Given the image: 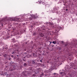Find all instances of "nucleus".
I'll return each instance as SVG.
<instances>
[{"mask_svg": "<svg viewBox=\"0 0 77 77\" xmlns=\"http://www.w3.org/2000/svg\"><path fill=\"white\" fill-rule=\"evenodd\" d=\"M70 66L71 67L69 66H66L65 68V71L64 72H60V70L59 71V73L60 74H62V75H65L66 73H68L69 74L68 72L69 71V69H71V68H72L73 67V65H70Z\"/></svg>", "mask_w": 77, "mask_h": 77, "instance_id": "f257e3e1", "label": "nucleus"}, {"mask_svg": "<svg viewBox=\"0 0 77 77\" xmlns=\"http://www.w3.org/2000/svg\"><path fill=\"white\" fill-rule=\"evenodd\" d=\"M20 17L21 18H17V17H15L10 18V21H17V22H20L22 21V20H24V15H21L20 16Z\"/></svg>", "mask_w": 77, "mask_h": 77, "instance_id": "f03ea898", "label": "nucleus"}, {"mask_svg": "<svg viewBox=\"0 0 77 77\" xmlns=\"http://www.w3.org/2000/svg\"><path fill=\"white\" fill-rule=\"evenodd\" d=\"M62 29V27H61L60 26H57V28L56 29V31L54 32L55 34H57V32H59V31Z\"/></svg>", "mask_w": 77, "mask_h": 77, "instance_id": "7ed1b4c3", "label": "nucleus"}, {"mask_svg": "<svg viewBox=\"0 0 77 77\" xmlns=\"http://www.w3.org/2000/svg\"><path fill=\"white\" fill-rule=\"evenodd\" d=\"M52 65H53L51 67V68L49 69V70H50V71H52L53 69H54L55 68V67H56V66L58 65V64H52Z\"/></svg>", "mask_w": 77, "mask_h": 77, "instance_id": "20e7f679", "label": "nucleus"}, {"mask_svg": "<svg viewBox=\"0 0 77 77\" xmlns=\"http://www.w3.org/2000/svg\"><path fill=\"white\" fill-rule=\"evenodd\" d=\"M58 9L59 7L57 6L55 7L54 8V11H55V12L57 14H58V11L57 10V9Z\"/></svg>", "mask_w": 77, "mask_h": 77, "instance_id": "39448f33", "label": "nucleus"}, {"mask_svg": "<svg viewBox=\"0 0 77 77\" xmlns=\"http://www.w3.org/2000/svg\"><path fill=\"white\" fill-rule=\"evenodd\" d=\"M39 17V15L38 14H35V15H33L32 17V18H38Z\"/></svg>", "mask_w": 77, "mask_h": 77, "instance_id": "423d86ee", "label": "nucleus"}, {"mask_svg": "<svg viewBox=\"0 0 77 77\" xmlns=\"http://www.w3.org/2000/svg\"><path fill=\"white\" fill-rule=\"evenodd\" d=\"M17 51H18V50H17V49L15 48L14 49V51L12 53V54H14V53H17Z\"/></svg>", "mask_w": 77, "mask_h": 77, "instance_id": "0eeeda50", "label": "nucleus"}, {"mask_svg": "<svg viewBox=\"0 0 77 77\" xmlns=\"http://www.w3.org/2000/svg\"><path fill=\"white\" fill-rule=\"evenodd\" d=\"M40 35L41 36V37H44V35L42 33H39Z\"/></svg>", "mask_w": 77, "mask_h": 77, "instance_id": "6e6552de", "label": "nucleus"}, {"mask_svg": "<svg viewBox=\"0 0 77 77\" xmlns=\"http://www.w3.org/2000/svg\"><path fill=\"white\" fill-rule=\"evenodd\" d=\"M72 47H77V44H75V43H74V44H73L72 45Z\"/></svg>", "mask_w": 77, "mask_h": 77, "instance_id": "1a4fd4ad", "label": "nucleus"}, {"mask_svg": "<svg viewBox=\"0 0 77 77\" xmlns=\"http://www.w3.org/2000/svg\"><path fill=\"white\" fill-rule=\"evenodd\" d=\"M6 47H3V49H2V50H4V51H5V50H6Z\"/></svg>", "mask_w": 77, "mask_h": 77, "instance_id": "9d476101", "label": "nucleus"}, {"mask_svg": "<svg viewBox=\"0 0 77 77\" xmlns=\"http://www.w3.org/2000/svg\"><path fill=\"white\" fill-rule=\"evenodd\" d=\"M25 15H28V16H31V14L30 13H28Z\"/></svg>", "mask_w": 77, "mask_h": 77, "instance_id": "9b49d317", "label": "nucleus"}, {"mask_svg": "<svg viewBox=\"0 0 77 77\" xmlns=\"http://www.w3.org/2000/svg\"><path fill=\"white\" fill-rule=\"evenodd\" d=\"M52 43H53V44H55L56 43V42L54 41L52 42Z\"/></svg>", "mask_w": 77, "mask_h": 77, "instance_id": "f8f14e48", "label": "nucleus"}, {"mask_svg": "<svg viewBox=\"0 0 77 77\" xmlns=\"http://www.w3.org/2000/svg\"><path fill=\"white\" fill-rule=\"evenodd\" d=\"M64 3L65 2V3H66V2H68V1L67 0H66V2H65V1H63Z\"/></svg>", "mask_w": 77, "mask_h": 77, "instance_id": "ddd939ff", "label": "nucleus"}, {"mask_svg": "<svg viewBox=\"0 0 77 77\" xmlns=\"http://www.w3.org/2000/svg\"><path fill=\"white\" fill-rule=\"evenodd\" d=\"M24 65L25 66H27V63H25L24 64Z\"/></svg>", "mask_w": 77, "mask_h": 77, "instance_id": "4468645a", "label": "nucleus"}, {"mask_svg": "<svg viewBox=\"0 0 77 77\" xmlns=\"http://www.w3.org/2000/svg\"><path fill=\"white\" fill-rule=\"evenodd\" d=\"M42 5H45V3L44 2H42Z\"/></svg>", "mask_w": 77, "mask_h": 77, "instance_id": "2eb2a0df", "label": "nucleus"}, {"mask_svg": "<svg viewBox=\"0 0 77 77\" xmlns=\"http://www.w3.org/2000/svg\"><path fill=\"white\" fill-rule=\"evenodd\" d=\"M57 74H58L57 73H54L53 74V75H57Z\"/></svg>", "mask_w": 77, "mask_h": 77, "instance_id": "dca6fc26", "label": "nucleus"}, {"mask_svg": "<svg viewBox=\"0 0 77 77\" xmlns=\"http://www.w3.org/2000/svg\"><path fill=\"white\" fill-rule=\"evenodd\" d=\"M60 21V20L59 19H58L57 22H58V23H59Z\"/></svg>", "mask_w": 77, "mask_h": 77, "instance_id": "f3484780", "label": "nucleus"}, {"mask_svg": "<svg viewBox=\"0 0 77 77\" xmlns=\"http://www.w3.org/2000/svg\"><path fill=\"white\" fill-rule=\"evenodd\" d=\"M13 32L12 33L11 35V36H14L15 35H14V34H13Z\"/></svg>", "mask_w": 77, "mask_h": 77, "instance_id": "a211bd4d", "label": "nucleus"}, {"mask_svg": "<svg viewBox=\"0 0 77 77\" xmlns=\"http://www.w3.org/2000/svg\"><path fill=\"white\" fill-rule=\"evenodd\" d=\"M32 63L33 64H34V63H35V61H33L32 62Z\"/></svg>", "mask_w": 77, "mask_h": 77, "instance_id": "6ab92c4d", "label": "nucleus"}, {"mask_svg": "<svg viewBox=\"0 0 77 77\" xmlns=\"http://www.w3.org/2000/svg\"><path fill=\"white\" fill-rule=\"evenodd\" d=\"M4 57H6V56H7V55L6 54H5V55H4Z\"/></svg>", "mask_w": 77, "mask_h": 77, "instance_id": "aec40b11", "label": "nucleus"}, {"mask_svg": "<svg viewBox=\"0 0 77 77\" xmlns=\"http://www.w3.org/2000/svg\"><path fill=\"white\" fill-rule=\"evenodd\" d=\"M33 56H34V57H36V55L33 54Z\"/></svg>", "mask_w": 77, "mask_h": 77, "instance_id": "412c9836", "label": "nucleus"}, {"mask_svg": "<svg viewBox=\"0 0 77 77\" xmlns=\"http://www.w3.org/2000/svg\"><path fill=\"white\" fill-rule=\"evenodd\" d=\"M29 20H32V19L31 18H29Z\"/></svg>", "mask_w": 77, "mask_h": 77, "instance_id": "4be33fe9", "label": "nucleus"}, {"mask_svg": "<svg viewBox=\"0 0 77 77\" xmlns=\"http://www.w3.org/2000/svg\"><path fill=\"white\" fill-rule=\"evenodd\" d=\"M30 51V52H31V51H30V49H28V52H29Z\"/></svg>", "mask_w": 77, "mask_h": 77, "instance_id": "5701e85b", "label": "nucleus"}, {"mask_svg": "<svg viewBox=\"0 0 77 77\" xmlns=\"http://www.w3.org/2000/svg\"><path fill=\"white\" fill-rule=\"evenodd\" d=\"M10 38V36H8V37H7V38Z\"/></svg>", "mask_w": 77, "mask_h": 77, "instance_id": "b1692460", "label": "nucleus"}, {"mask_svg": "<svg viewBox=\"0 0 77 77\" xmlns=\"http://www.w3.org/2000/svg\"><path fill=\"white\" fill-rule=\"evenodd\" d=\"M36 34L35 33H34L33 34V35H36Z\"/></svg>", "mask_w": 77, "mask_h": 77, "instance_id": "393cba45", "label": "nucleus"}, {"mask_svg": "<svg viewBox=\"0 0 77 77\" xmlns=\"http://www.w3.org/2000/svg\"><path fill=\"white\" fill-rule=\"evenodd\" d=\"M11 60V58H9V60Z\"/></svg>", "mask_w": 77, "mask_h": 77, "instance_id": "a878e982", "label": "nucleus"}, {"mask_svg": "<svg viewBox=\"0 0 77 77\" xmlns=\"http://www.w3.org/2000/svg\"><path fill=\"white\" fill-rule=\"evenodd\" d=\"M46 24L47 25V24H48V23H46Z\"/></svg>", "mask_w": 77, "mask_h": 77, "instance_id": "bb28decb", "label": "nucleus"}, {"mask_svg": "<svg viewBox=\"0 0 77 77\" xmlns=\"http://www.w3.org/2000/svg\"><path fill=\"white\" fill-rule=\"evenodd\" d=\"M14 57V56H13V55H11V57Z\"/></svg>", "mask_w": 77, "mask_h": 77, "instance_id": "cd10ccee", "label": "nucleus"}, {"mask_svg": "<svg viewBox=\"0 0 77 77\" xmlns=\"http://www.w3.org/2000/svg\"><path fill=\"white\" fill-rule=\"evenodd\" d=\"M39 2L40 5H41V3L40 2Z\"/></svg>", "mask_w": 77, "mask_h": 77, "instance_id": "c85d7f7f", "label": "nucleus"}, {"mask_svg": "<svg viewBox=\"0 0 77 77\" xmlns=\"http://www.w3.org/2000/svg\"><path fill=\"white\" fill-rule=\"evenodd\" d=\"M44 14V13H42V14Z\"/></svg>", "mask_w": 77, "mask_h": 77, "instance_id": "c756f323", "label": "nucleus"}, {"mask_svg": "<svg viewBox=\"0 0 77 77\" xmlns=\"http://www.w3.org/2000/svg\"><path fill=\"white\" fill-rule=\"evenodd\" d=\"M13 41H14V40H15V38H13Z\"/></svg>", "mask_w": 77, "mask_h": 77, "instance_id": "7c9ffc66", "label": "nucleus"}, {"mask_svg": "<svg viewBox=\"0 0 77 77\" xmlns=\"http://www.w3.org/2000/svg\"><path fill=\"white\" fill-rule=\"evenodd\" d=\"M24 54H27V53H25Z\"/></svg>", "mask_w": 77, "mask_h": 77, "instance_id": "2f4dec72", "label": "nucleus"}, {"mask_svg": "<svg viewBox=\"0 0 77 77\" xmlns=\"http://www.w3.org/2000/svg\"><path fill=\"white\" fill-rule=\"evenodd\" d=\"M66 4H65V3L64 4V5H65Z\"/></svg>", "mask_w": 77, "mask_h": 77, "instance_id": "473e14b6", "label": "nucleus"}, {"mask_svg": "<svg viewBox=\"0 0 77 77\" xmlns=\"http://www.w3.org/2000/svg\"><path fill=\"white\" fill-rule=\"evenodd\" d=\"M40 62H42V60H40Z\"/></svg>", "mask_w": 77, "mask_h": 77, "instance_id": "72a5a7b5", "label": "nucleus"}, {"mask_svg": "<svg viewBox=\"0 0 77 77\" xmlns=\"http://www.w3.org/2000/svg\"><path fill=\"white\" fill-rule=\"evenodd\" d=\"M17 57H18V56H19V55H17Z\"/></svg>", "mask_w": 77, "mask_h": 77, "instance_id": "f704fd0d", "label": "nucleus"}, {"mask_svg": "<svg viewBox=\"0 0 77 77\" xmlns=\"http://www.w3.org/2000/svg\"><path fill=\"white\" fill-rule=\"evenodd\" d=\"M66 11H68V9H66Z\"/></svg>", "mask_w": 77, "mask_h": 77, "instance_id": "c9c22d12", "label": "nucleus"}, {"mask_svg": "<svg viewBox=\"0 0 77 77\" xmlns=\"http://www.w3.org/2000/svg\"><path fill=\"white\" fill-rule=\"evenodd\" d=\"M65 45L66 46V45Z\"/></svg>", "mask_w": 77, "mask_h": 77, "instance_id": "e433bc0d", "label": "nucleus"}, {"mask_svg": "<svg viewBox=\"0 0 77 77\" xmlns=\"http://www.w3.org/2000/svg\"><path fill=\"white\" fill-rule=\"evenodd\" d=\"M42 75H44V74L42 73Z\"/></svg>", "mask_w": 77, "mask_h": 77, "instance_id": "4c0bfd02", "label": "nucleus"}, {"mask_svg": "<svg viewBox=\"0 0 77 77\" xmlns=\"http://www.w3.org/2000/svg\"><path fill=\"white\" fill-rule=\"evenodd\" d=\"M43 68H45V67H44L43 66Z\"/></svg>", "mask_w": 77, "mask_h": 77, "instance_id": "58836bf2", "label": "nucleus"}, {"mask_svg": "<svg viewBox=\"0 0 77 77\" xmlns=\"http://www.w3.org/2000/svg\"><path fill=\"white\" fill-rule=\"evenodd\" d=\"M51 12H52V13H53V11H52Z\"/></svg>", "mask_w": 77, "mask_h": 77, "instance_id": "ea45409f", "label": "nucleus"}, {"mask_svg": "<svg viewBox=\"0 0 77 77\" xmlns=\"http://www.w3.org/2000/svg\"><path fill=\"white\" fill-rule=\"evenodd\" d=\"M27 55H29V54H27Z\"/></svg>", "mask_w": 77, "mask_h": 77, "instance_id": "a19ab883", "label": "nucleus"}, {"mask_svg": "<svg viewBox=\"0 0 77 77\" xmlns=\"http://www.w3.org/2000/svg\"><path fill=\"white\" fill-rule=\"evenodd\" d=\"M14 46H15V45H14Z\"/></svg>", "mask_w": 77, "mask_h": 77, "instance_id": "79ce46f5", "label": "nucleus"}, {"mask_svg": "<svg viewBox=\"0 0 77 77\" xmlns=\"http://www.w3.org/2000/svg\"><path fill=\"white\" fill-rule=\"evenodd\" d=\"M60 1H61V0H60Z\"/></svg>", "mask_w": 77, "mask_h": 77, "instance_id": "37998d69", "label": "nucleus"}, {"mask_svg": "<svg viewBox=\"0 0 77 77\" xmlns=\"http://www.w3.org/2000/svg\"><path fill=\"white\" fill-rule=\"evenodd\" d=\"M61 3V2H60V3Z\"/></svg>", "mask_w": 77, "mask_h": 77, "instance_id": "c03bdc74", "label": "nucleus"}]
</instances>
